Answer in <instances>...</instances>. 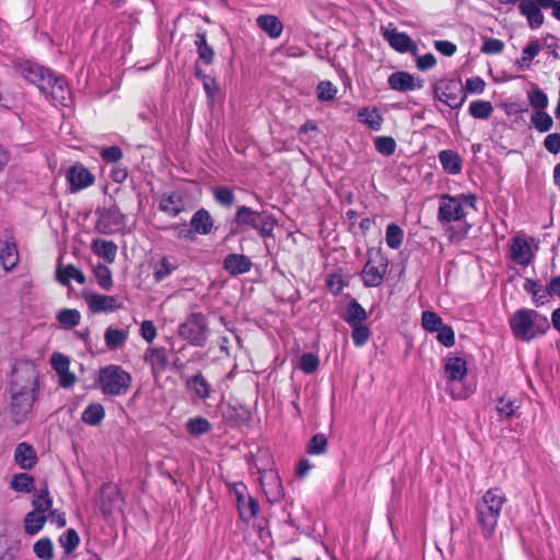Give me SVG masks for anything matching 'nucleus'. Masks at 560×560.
<instances>
[{"instance_id": "obj_1", "label": "nucleus", "mask_w": 560, "mask_h": 560, "mask_svg": "<svg viewBox=\"0 0 560 560\" xmlns=\"http://www.w3.org/2000/svg\"><path fill=\"white\" fill-rule=\"evenodd\" d=\"M508 499L500 487L488 489L475 505L476 522L485 538L494 535L503 505Z\"/></svg>"}, {"instance_id": "obj_2", "label": "nucleus", "mask_w": 560, "mask_h": 560, "mask_svg": "<svg viewBox=\"0 0 560 560\" xmlns=\"http://www.w3.org/2000/svg\"><path fill=\"white\" fill-rule=\"evenodd\" d=\"M513 336L522 341L529 342L539 335L548 331V318L535 310L520 308L509 319Z\"/></svg>"}, {"instance_id": "obj_3", "label": "nucleus", "mask_w": 560, "mask_h": 560, "mask_svg": "<svg viewBox=\"0 0 560 560\" xmlns=\"http://www.w3.org/2000/svg\"><path fill=\"white\" fill-rule=\"evenodd\" d=\"M132 383L129 372L116 364L101 368L96 378V385L104 395L122 396L127 394Z\"/></svg>"}, {"instance_id": "obj_4", "label": "nucleus", "mask_w": 560, "mask_h": 560, "mask_svg": "<svg viewBox=\"0 0 560 560\" xmlns=\"http://www.w3.org/2000/svg\"><path fill=\"white\" fill-rule=\"evenodd\" d=\"M234 221L240 226H252L261 237L270 236L276 224L271 214L255 211L246 206H240L237 208Z\"/></svg>"}, {"instance_id": "obj_5", "label": "nucleus", "mask_w": 560, "mask_h": 560, "mask_svg": "<svg viewBox=\"0 0 560 560\" xmlns=\"http://www.w3.org/2000/svg\"><path fill=\"white\" fill-rule=\"evenodd\" d=\"M178 335L194 347H203L208 339V320L200 312L191 313L178 327Z\"/></svg>"}, {"instance_id": "obj_6", "label": "nucleus", "mask_w": 560, "mask_h": 560, "mask_svg": "<svg viewBox=\"0 0 560 560\" xmlns=\"http://www.w3.org/2000/svg\"><path fill=\"white\" fill-rule=\"evenodd\" d=\"M433 95L453 109L460 108L466 101L460 79H441L433 85Z\"/></svg>"}, {"instance_id": "obj_7", "label": "nucleus", "mask_w": 560, "mask_h": 560, "mask_svg": "<svg viewBox=\"0 0 560 560\" xmlns=\"http://www.w3.org/2000/svg\"><path fill=\"white\" fill-rule=\"evenodd\" d=\"M387 267L388 260L380 249H369L368 260L361 272L364 285L371 288L381 285L387 272Z\"/></svg>"}, {"instance_id": "obj_8", "label": "nucleus", "mask_w": 560, "mask_h": 560, "mask_svg": "<svg viewBox=\"0 0 560 560\" xmlns=\"http://www.w3.org/2000/svg\"><path fill=\"white\" fill-rule=\"evenodd\" d=\"M39 386V371L34 361L16 359L12 365L9 387Z\"/></svg>"}, {"instance_id": "obj_9", "label": "nucleus", "mask_w": 560, "mask_h": 560, "mask_svg": "<svg viewBox=\"0 0 560 560\" xmlns=\"http://www.w3.org/2000/svg\"><path fill=\"white\" fill-rule=\"evenodd\" d=\"M228 487L235 497L240 517L245 522L256 517L259 512V504L247 494V487L243 482H232Z\"/></svg>"}, {"instance_id": "obj_10", "label": "nucleus", "mask_w": 560, "mask_h": 560, "mask_svg": "<svg viewBox=\"0 0 560 560\" xmlns=\"http://www.w3.org/2000/svg\"><path fill=\"white\" fill-rule=\"evenodd\" d=\"M466 212L460 197L444 194L440 197L438 221L441 224H450L464 220Z\"/></svg>"}, {"instance_id": "obj_11", "label": "nucleus", "mask_w": 560, "mask_h": 560, "mask_svg": "<svg viewBox=\"0 0 560 560\" xmlns=\"http://www.w3.org/2000/svg\"><path fill=\"white\" fill-rule=\"evenodd\" d=\"M557 0H521L518 4L520 14L526 19L532 30L544 25L545 16L541 9H551Z\"/></svg>"}, {"instance_id": "obj_12", "label": "nucleus", "mask_w": 560, "mask_h": 560, "mask_svg": "<svg viewBox=\"0 0 560 560\" xmlns=\"http://www.w3.org/2000/svg\"><path fill=\"white\" fill-rule=\"evenodd\" d=\"M97 230L103 234H114L126 226V217L116 205L97 210Z\"/></svg>"}, {"instance_id": "obj_13", "label": "nucleus", "mask_w": 560, "mask_h": 560, "mask_svg": "<svg viewBox=\"0 0 560 560\" xmlns=\"http://www.w3.org/2000/svg\"><path fill=\"white\" fill-rule=\"evenodd\" d=\"M40 90L50 96L56 106H69L71 103L70 90L63 77H57L50 72Z\"/></svg>"}, {"instance_id": "obj_14", "label": "nucleus", "mask_w": 560, "mask_h": 560, "mask_svg": "<svg viewBox=\"0 0 560 560\" xmlns=\"http://www.w3.org/2000/svg\"><path fill=\"white\" fill-rule=\"evenodd\" d=\"M259 481L262 491L271 504L280 502L284 495L283 487L278 472L272 468L258 467Z\"/></svg>"}, {"instance_id": "obj_15", "label": "nucleus", "mask_w": 560, "mask_h": 560, "mask_svg": "<svg viewBox=\"0 0 560 560\" xmlns=\"http://www.w3.org/2000/svg\"><path fill=\"white\" fill-rule=\"evenodd\" d=\"M15 70L27 81L36 84L39 89L46 82L51 72L49 69L31 60H19L14 62Z\"/></svg>"}, {"instance_id": "obj_16", "label": "nucleus", "mask_w": 560, "mask_h": 560, "mask_svg": "<svg viewBox=\"0 0 560 560\" xmlns=\"http://www.w3.org/2000/svg\"><path fill=\"white\" fill-rule=\"evenodd\" d=\"M85 302L92 313H109L122 307V300L117 295L92 293L85 296Z\"/></svg>"}, {"instance_id": "obj_17", "label": "nucleus", "mask_w": 560, "mask_h": 560, "mask_svg": "<svg viewBox=\"0 0 560 560\" xmlns=\"http://www.w3.org/2000/svg\"><path fill=\"white\" fill-rule=\"evenodd\" d=\"M10 393V412L15 423H21L32 411L37 399L31 398L30 394Z\"/></svg>"}, {"instance_id": "obj_18", "label": "nucleus", "mask_w": 560, "mask_h": 560, "mask_svg": "<svg viewBox=\"0 0 560 560\" xmlns=\"http://www.w3.org/2000/svg\"><path fill=\"white\" fill-rule=\"evenodd\" d=\"M384 38L388 42L389 46L400 54L410 52L412 56L418 55V46L406 33L398 32L397 30H385L383 32Z\"/></svg>"}, {"instance_id": "obj_19", "label": "nucleus", "mask_w": 560, "mask_h": 560, "mask_svg": "<svg viewBox=\"0 0 560 560\" xmlns=\"http://www.w3.org/2000/svg\"><path fill=\"white\" fill-rule=\"evenodd\" d=\"M388 85L397 92H409L420 90L422 80L416 79L411 73L406 71H396L388 77Z\"/></svg>"}, {"instance_id": "obj_20", "label": "nucleus", "mask_w": 560, "mask_h": 560, "mask_svg": "<svg viewBox=\"0 0 560 560\" xmlns=\"http://www.w3.org/2000/svg\"><path fill=\"white\" fill-rule=\"evenodd\" d=\"M185 209L184 197L179 191H166L159 197V210L175 218Z\"/></svg>"}, {"instance_id": "obj_21", "label": "nucleus", "mask_w": 560, "mask_h": 560, "mask_svg": "<svg viewBox=\"0 0 560 560\" xmlns=\"http://www.w3.org/2000/svg\"><path fill=\"white\" fill-rule=\"evenodd\" d=\"M66 178L72 192L91 186L94 182L92 173L82 165H74L67 172Z\"/></svg>"}, {"instance_id": "obj_22", "label": "nucleus", "mask_w": 560, "mask_h": 560, "mask_svg": "<svg viewBox=\"0 0 560 560\" xmlns=\"http://www.w3.org/2000/svg\"><path fill=\"white\" fill-rule=\"evenodd\" d=\"M178 260L174 256H163L151 264L152 276L155 282L167 279L178 268Z\"/></svg>"}, {"instance_id": "obj_23", "label": "nucleus", "mask_w": 560, "mask_h": 560, "mask_svg": "<svg viewBox=\"0 0 560 560\" xmlns=\"http://www.w3.org/2000/svg\"><path fill=\"white\" fill-rule=\"evenodd\" d=\"M444 372L451 382H460L467 374V362L465 359L448 354L444 359Z\"/></svg>"}, {"instance_id": "obj_24", "label": "nucleus", "mask_w": 560, "mask_h": 560, "mask_svg": "<svg viewBox=\"0 0 560 560\" xmlns=\"http://www.w3.org/2000/svg\"><path fill=\"white\" fill-rule=\"evenodd\" d=\"M143 360L151 366L152 374L158 375L165 370L168 363L167 351L163 347H150L145 350Z\"/></svg>"}, {"instance_id": "obj_25", "label": "nucleus", "mask_w": 560, "mask_h": 560, "mask_svg": "<svg viewBox=\"0 0 560 560\" xmlns=\"http://www.w3.org/2000/svg\"><path fill=\"white\" fill-rule=\"evenodd\" d=\"M250 267V259L242 254H229L223 259V268L232 276L246 273Z\"/></svg>"}, {"instance_id": "obj_26", "label": "nucleus", "mask_w": 560, "mask_h": 560, "mask_svg": "<svg viewBox=\"0 0 560 560\" xmlns=\"http://www.w3.org/2000/svg\"><path fill=\"white\" fill-rule=\"evenodd\" d=\"M511 257L514 261L523 266H527L532 261L534 254L525 238L520 236L512 238Z\"/></svg>"}, {"instance_id": "obj_27", "label": "nucleus", "mask_w": 560, "mask_h": 560, "mask_svg": "<svg viewBox=\"0 0 560 560\" xmlns=\"http://www.w3.org/2000/svg\"><path fill=\"white\" fill-rule=\"evenodd\" d=\"M190 226L192 228L194 233L207 235L212 231L213 219L209 211L202 208L192 214L190 219Z\"/></svg>"}, {"instance_id": "obj_28", "label": "nucleus", "mask_w": 560, "mask_h": 560, "mask_svg": "<svg viewBox=\"0 0 560 560\" xmlns=\"http://www.w3.org/2000/svg\"><path fill=\"white\" fill-rule=\"evenodd\" d=\"M14 460L22 469H31L37 462L36 452L27 443H20L14 451Z\"/></svg>"}, {"instance_id": "obj_29", "label": "nucleus", "mask_w": 560, "mask_h": 560, "mask_svg": "<svg viewBox=\"0 0 560 560\" xmlns=\"http://www.w3.org/2000/svg\"><path fill=\"white\" fill-rule=\"evenodd\" d=\"M439 161L443 170L450 175H456L462 172L463 160L459 154L453 150H442L439 153Z\"/></svg>"}, {"instance_id": "obj_30", "label": "nucleus", "mask_w": 560, "mask_h": 560, "mask_svg": "<svg viewBox=\"0 0 560 560\" xmlns=\"http://www.w3.org/2000/svg\"><path fill=\"white\" fill-rule=\"evenodd\" d=\"M92 252L103 258L107 264H113L117 255V245L113 241L94 240L91 245Z\"/></svg>"}, {"instance_id": "obj_31", "label": "nucleus", "mask_w": 560, "mask_h": 560, "mask_svg": "<svg viewBox=\"0 0 560 560\" xmlns=\"http://www.w3.org/2000/svg\"><path fill=\"white\" fill-rule=\"evenodd\" d=\"M0 261L5 270L13 269L19 262V253L15 243L0 241Z\"/></svg>"}, {"instance_id": "obj_32", "label": "nucleus", "mask_w": 560, "mask_h": 560, "mask_svg": "<svg viewBox=\"0 0 560 560\" xmlns=\"http://www.w3.org/2000/svg\"><path fill=\"white\" fill-rule=\"evenodd\" d=\"M57 280L62 285H69L71 280L77 281L79 284L85 282V276L81 270L73 265L59 266L56 271Z\"/></svg>"}, {"instance_id": "obj_33", "label": "nucleus", "mask_w": 560, "mask_h": 560, "mask_svg": "<svg viewBox=\"0 0 560 560\" xmlns=\"http://www.w3.org/2000/svg\"><path fill=\"white\" fill-rule=\"evenodd\" d=\"M186 387L200 399H207L211 393V386L201 373L189 377L186 382Z\"/></svg>"}, {"instance_id": "obj_34", "label": "nucleus", "mask_w": 560, "mask_h": 560, "mask_svg": "<svg viewBox=\"0 0 560 560\" xmlns=\"http://www.w3.org/2000/svg\"><path fill=\"white\" fill-rule=\"evenodd\" d=\"M257 25L268 34L270 38H278L283 30L281 21L275 15H259Z\"/></svg>"}, {"instance_id": "obj_35", "label": "nucleus", "mask_w": 560, "mask_h": 560, "mask_svg": "<svg viewBox=\"0 0 560 560\" xmlns=\"http://www.w3.org/2000/svg\"><path fill=\"white\" fill-rule=\"evenodd\" d=\"M127 339V329H118L109 326L104 332L105 345L109 350H116L124 347Z\"/></svg>"}, {"instance_id": "obj_36", "label": "nucleus", "mask_w": 560, "mask_h": 560, "mask_svg": "<svg viewBox=\"0 0 560 560\" xmlns=\"http://www.w3.org/2000/svg\"><path fill=\"white\" fill-rule=\"evenodd\" d=\"M105 418V409L100 402L90 404L82 412L81 419L88 425H98Z\"/></svg>"}, {"instance_id": "obj_37", "label": "nucleus", "mask_w": 560, "mask_h": 560, "mask_svg": "<svg viewBox=\"0 0 560 560\" xmlns=\"http://www.w3.org/2000/svg\"><path fill=\"white\" fill-rule=\"evenodd\" d=\"M358 119L361 124L365 125L371 130H380L383 122V117L377 108L365 107L358 114Z\"/></svg>"}, {"instance_id": "obj_38", "label": "nucleus", "mask_w": 560, "mask_h": 560, "mask_svg": "<svg viewBox=\"0 0 560 560\" xmlns=\"http://www.w3.org/2000/svg\"><path fill=\"white\" fill-rule=\"evenodd\" d=\"M457 222L458 223L455 225L448 224V226L445 229L448 242L452 244H459L462 241H464L468 236V233L471 229V224L465 220Z\"/></svg>"}, {"instance_id": "obj_39", "label": "nucleus", "mask_w": 560, "mask_h": 560, "mask_svg": "<svg viewBox=\"0 0 560 560\" xmlns=\"http://www.w3.org/2000/svg\"><path fill=\"white\" fill-rule=\"evenodd\" d=\"M185 427L187 432L194 438H199L203 434H207L212 429L211 423L201 416L189 418Z\"/></svg>"}, {"instance_id": "obj_40", "label": "nucleus", "mask_w": 560, "mask_h": 560, "mask_svg": "<svg viewBox=\"0 0 560 560\" xmlns=\"http://www.w3.org/2000/svg\"><path fill=\"white\" fill-rule=\"evenodd\" d=\"M195 45L199 59H201L206 65H210L213 61L214 51L212 47L208 45L205 32H198L196 34Z\"/></svg>"}, {"instance_id": "obj_41", "label": "nucleus", "mask_w": 560, "mask_h": 560, "mask_svg": "<svg viewBox=\"0 0 560 560\" xmlns=\"http://www.w3.org/2000/svg\"><path fill=\"white\" fill-rule=\"evenodd\" d=\"M527 100L529 105L536 109L535 112L546 110L549 105L547 94L537 84H534L533 89L527 92Z\"/></svg>"}, {"instance_id": "obj_42", "label": "nucleus", "mask_w": 560, "mask_h": 560, "mask_svg": "<svg viewBox=\"0 0 560 560\" xmlns=\"http://www.w3.org/2000/svg\"><path fill=\"white\" fill-rule=\"evenodd\" d=\"M404 230L396 223H389L385 231L386 245L392 249H398L404 241Z\"/></svg>"}, {"instance_id": "obj_43", "label": "nucleus", "mask_w": 560, "mask_h": 560, "mask_svg": "<svg viewBox=\"0 0 560 560\" xmlns=\"http://www.w3.org/2000/svg\"><path fill=\"white\" fill-rule=\"evenodd\" d=\"M47 522V515L39 514L38 512H28L24 520L25 532L30 535H36Z\"/></svg>"}, {"instance_id": "obj_44", "label": "nucleus", "mask_w": 560, "mask_h": 560, "mask_svg": "<svg viewBox=\"0 0 560 560\" xmlns=\"http://www.w3.org/2000/svg\"><path fill=\"white\" fill-rule=\"evenodd\" d=\"M492 113L493 106L489 101L476 100L469 105V114L476 119H488Z\"/></svg>"}, {"instance_id": "obj_45", "label": "nucleus", "mask_w": 560, "mask_h": 560, "mask_svg": "<svg viewBox=\"0 0 560 560\" xmlns=\"http://www.w3.org/2000/svg\"><path fill=\"white\" fill-rule=\"evenodd\" d=\"M32 505L34 508L33 512L46 515V512L49 511L52 505L49 491L46 488L38 490L34 494Z\"/></svg>"}, {"instance_id": "obj_46", "label": "nucleus", "mask_w": 560, "mask_h": 560, "mask_svg": "<svg viewBox=\"0 0 560 560\" xmlns=\"http://www.w3.org/2000/svg\"><path fill=\"white\" fill-rule=\"evenodd\" d=\"M524 290L533 296L536 306H541L547 302L546 291L541 290L538 281L526 278L524 282Z\"/></svg>"}, {"instance_id": "obj_47", "label": "nucleus", "mask_w": 560, "mask_h": 560, "mask_svg": "<svg viewBox=\"0 0 560 560\" xmlns=\"http://www.w3.org/2000/svg\"><path fill=\"white\" fill-rule=\"evenodd\" d=\"M57 320L63 328L70 329L80 324L81 314L74 308H63L58 312Z\"/></svg>"}, {"instance_id": "obj_48", "label": "nucleus", "mask_w": 560, "mask_h": 560, "mask_svg": "<svg viewBox=\"0 0 560 560\" xmlns=\"http://www.w3.org/2000/svg\"><path fill=\"white\" fill-rule=\"evenodd\" d=\"M530 122L541 133L549 131L553 126V119L546 110L535 112L530 117Z\"/></svg>"}, {"instance_id": "obj_49", "label": "nucleus", "mask_w": 560, "mask_h": 560, "mask_svg": "<svg viewBox=\"0 0 560 560\" xmlns=\"http://www.w3.org/2000/svg\"><path fill=\"white\" fill-rule=\"evenodd\" d=\"M10 485L15 491L28 493L34 488V479L31 475L21 472L12 477Z\"/></svg>"}, {"instance_id": "obj_50", "label": "nucleus", "mask_w": 560, "mask_h": 560, "mask_svg": "<svg viewBox=\"0 0 560 560\" xmlns=\"http://www.w3.org/2000/svg\"><path fill=\"white\" fill-rule=\"evenodd\" d=\"M375 149L378 153L385 156H390L395 153L397 143L390 136H378L374 140Z\"/></svg>"}, {"instance_id": "obj_51", "label": "nucleus", "mask_w": 560, "mask_h": 560, "mask_svg": "<svg viewBox=\"0 0 560 560\" xmlns=\"http://www.w3.org/2000/svg\"><path fill=\"white\" fill-rule=\"evenodd\" d=\"M212 194L214 200L223 206V207H231L235 201V195L233 190L225 186H217L212 188Z\"/></svg>"}, {"instance_id": "obj_52", "label": "nucleus", "mask_w": 560, "mask_h": 560, "mask_svg": "<svg viewBox=\"0 0 560 560\" xmlns=\"http://www.w3.org/2000/svg\"><path fill=\"white\" fill-rule=\"evenodd\" d=\"M94 276L103 290L107 291L113 287L112 271L107 266L97 264L94 267Z\"/></svg>"}, {"instance_id": "obj_53", "label": "nucleus", "mask_w": 560, "mask_h": 560, "mask_svg": "<svg viewBox=\"0 0 560 560\" xmlns=\"http://www.w3.org/2000/svg\"><path fill=\"white\" fill-rule=\"evenodd\" d=\"M327 450V438L323 433H317L312 436L306 445V453L308 455H322Z\"/></svg>"}, {"instance_id": "obj_54", "label": "nucleus", "mask_w": 560, "mask_h": 560, "mask_svg": "<svg viewBox=\"0 0 560 560\" xmlns=\"http://www.w3.org/2000/svg\"><path fill=\"white\" fill-rule=\"evenodd\" d=\"M337 92V88L328 80L320 81L316 86V96L320 102L332 101Z\"/></svg>"}, {"instance_id": "obj_55", "label": "nucleus", "mask_w": 560, "mask_h": 560, "mask_svg": "<svg viewBox=\"0 0 560 560\" xmlns=\"http://www.w3.org/2000/svg\"><path fill=\"white\" fill-rule=\"evenodd\" d=\"M59 544L66 553H70L79 546L80 537L74 529L69 528L59 537Z\"/></svg>"}, {"instance_id": "obj_56", "label": "nucleus", "mask_w": 560, "mask_h": 560, "mask_svg": "<svg viewBox=\"0 0 560 560\" xmlns=\"http://www.w3.org/2000/svg\"><path fill=\"white\" fill-rule=\"evenodd\" d=\"M35 555L42 560H51L54 557V547L49 538H42L34 545Z\"/></svg>"}, {"instance_id": "obj_57", "label": "nucleus", "mask_w": 560, "mask_h": 560, "mask_svg": "<svg viewBox=\"0 0 560 560\" xmlns=\"http://www.w3.org/2000/svg\"><path fill=\"white\" fill-rule=\"evenodd\" d=\"M421 324L427 331L434 332L443 325V320L435 312L424 311L421 315Z\"/></svg>"}, {"instance_id": "obj_58", "label": "nucleus", "mask_w": 560, "mask_h": 560, "mask_svg": "<svg viewBox=\"0 0 560 560\" xmlns=\"http://www.w3.org/2000/svg\"><path fill=\"white\" fill-rule=\"evenodd\" d=\"M318 365L319 359L314 353H303L300 358L299 366L305 374L314 373L318 369Z\"/></svg>"}, {"instance_id": "obj_59", "label": "nucleus", "mask_w": 560, "mask_h": 560, "mask_svg": "<svg viewBox=\"0 0 560 560\" xmlns=\"http://www.w3.org/2000/svg\"><path fill=\"white\" fill-rule=\"evenodd\" d=\"M196 77L202 80V85L208 98L213 101L219 90L215 79L202 73L200 70L196 71Z\"/></svg>"}, {"instance_id": "obj_60", "label": "nucleus", "mask_w": 560, "mask_h": 560, "mask_svg": "<svg viewBox=\"0 0 560 560\" xmlns=\"http://www.w3.org/2000/svg\"><path fill=\"white\" fill-rule=\"evenodd\" d=\"M434 332L438 334L436 335V339H438V341L441 345H443L444 347H447V348L454 346V343H455V332H454V329L451 326L443 324Z\"/></svg>"}, {"instance_id": "obj_61", "label": "nucleus", "mask_w": 560, "mask_h": 560, "mask_svg": "<svg viewBox=\"0 0 560 560\" xmlns=\"http://www.w3.org/2000/svg\"><path fill=\"white\" fill-rule=\"evenodd\" d=\"M541 46L538 40H530L523 49L520 62L524 66H529L532 60L540 52Z\"/></svg>"}, {"instance_id": "obj_62", "label": "nucleus", "mask_w": 560, "mask_h": 560, "mask_svg": "<svg viewBox=\"0 0 560 560\" xmlns=\"http://www.w3.org/2000/svg\"><path fill=\"white\" fill-rule=\"evenodd\" d=\"M370 337L371 330L368 326L363 324L352 326V340L355 346H364Z\"/></svg>"}, {"instance_id": "obj_63", "label": "nucleus", "mask_w": 560, "mask_h": 560, "mask_svg": "<svg viewBox=\"0 0 560 560\" xmlns=\"http://www.w3.org/2000/svg\"><path fill=\"white\" fill-rule=\"evenodd\" d=\"M15 541H11L4 536H0V560H14V553L18 550Z\"/></svg>"}, {"instance_id": "obj_64", "label": "nucleus", "mask_w": 560, "mask_h": 560, "mask_svg": "<svg viewBox=\"0 0 560 560\" xmlns=\"http://www.w3.org/2000/svg\"><path fill=\"white\" fill-rule=\"evenodd\" d=\"M504 49V43L498 38H488L482 43L481 51L487 55H499Z\"/></svg>"}]
</instances>
